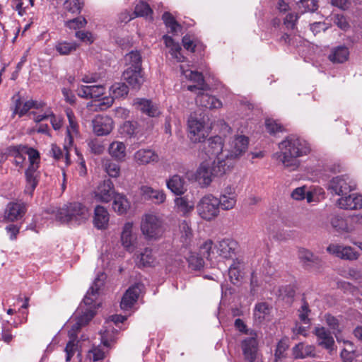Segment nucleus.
<instances>
[{
  "label": "nucleus",
  "instance_id": "obj_15",
  "mask_svg": "<svg viewBox=\"0 0 362 362\" xmlns=\"http://www.w3.org/2000/svg\"><path fill=\"white\" fill-rule=\"evenodd\" d=\"M66 114L69 120V125L66 127V133L64 139V147H72L74 140L78 135V124L76 120V117L71 109L66 110Z\"/></svg>",
  "mask_w": 362,
  "mask_h": 362
},
{
  "label": "nucleus",
  "instance_id": "obj_43",
  "mask_svg": "<svg viewBox=\"0 0 362 362\" xmlns=\"http://www.w3.org/2000/svg\"><path fill=\"white\" fill-rule=\"evenodd\" d=\"M175 205L177 211L186 215L194 208V204L189 202L186 197H180L175 199Z\"/></svg>",
  "mask_w": 362,
  "mask_h": 362
},
{
  "label": "nucleus",
  "instance_id": "obj_34",
  "mask_svg": "<svg viewBox=\"0 0 362 362\" xmlns=\"http://www.w3.org/2000/svg\"><path fill=\"white\" fill-rule=\"evenodd\" d=\"M6 152L8 156L14 158L13 163L16 166L23 168L25 160V146H10Z\"/></svg>",
  "mask_w": 362,
  "mask_h": 362
},
{
  "label": "nucleus",
  "instance_id": "obj_22",
  "mask_svg": "<svg viewBox=\"0 0 362 362\" xmlns=\"http://www.w3.org/2000/svg\"><path fill=\"white\" fill-rule=\"evenodd\" d=\"M180 69L182 70V74L189 80L194 81L197 82V85H190L188 86V90L192 92H196L198 90V98L201 96L202 94V90L204 89V76L202 73L192 71V70H186L184 71L182 69V66H180Z\"/></svg>",
  "mask_w": 362,
  "mask_h": 362
},
{
  "label": "nucleus",
  "instance_id": "obj_16",
  "mask_svg": "<svg viewBox=\"0 0 362 362\" xmlns=\"http://www.w3.org/2000/svg\"><path fill=\"white\" fill-rule=\"evenodd\" d=\"M26 211V206L22 202H10L4 211V219L8 221H15L21 219Z\"/></svg>",
  "mask_w": 362,
  "mask_h": 362
},
{
  "label": "nucleus",
  "instance_id": "obj_35",
  "mask_svg": "<svg viewBox=\"0 0 362 362\" xmlns=\"http://www.w3.org/2000/svg\"><path fill=\"white\" fill-rule=\"evenodd\" d=\"M299 258L303 265L308 269H315L320 264V259L311 250H300Z\"/></svg>",
  "mask_w": 362,
  "mask_h": 362
},
{
  "label": "nucleus",
  "instance_id": "obj_54",
  "mask_svg": "<svg viewBox=\"0 0 362 362\" xmlns=\"http://www.w3.org/2000/svg\"><path fill=\"white\" fill-rule=\"evenodd\" d=\"M187 177L189 181L202 182L204 180V163H201L196 171H189Z\"/></svg>",
  "mask_w": 362,
  "mask_h": 362
},
{
  "label": "nucleus",
  "instance_id": "obj_59",
  "mask_svg": "<svg viewBox=\"0 0 362 362\" xmlns=\"http://www.w3.org/2000/svg\"><path fill=\"white\" fill-rule=\"evenodd\" d=\"M76 339V336H73L71 334L70 336V340L67 343L65 347V352L66 354V361H69L71 360V357L74 355L75 351L77 349V343H75Z\"/></svg>",
  "mask_w": 362,
  "mask_h": 362
},
{
  "label": "nucleus",
  "instance_id": "obj_12",
  "mask_svg": "<svg viewBox=\"0 0 362 362\" xmlns=\"http://www.w3.org/2000/svg\"><path fill=\"white\" fill-rule=\"evenodd\" d=\"M115 194L112 182L110 180H105L94 189L93 197L96 202L108 203L112 201Z\"/></svg>",
  "mask_w": 362,
  "mask_h": 362
},
{
  "label": "nucleus",
  "instance_id": "obj_28",
  "mask_svg": "<svg viewBox=\"0 0 362 362\" xmlns=\"http://www.w3.org/2000/svg\"><path fill=\"white\" fill-rule=\"evenodd\" d=\"M164 43L168 49V53L171 57L177 62L185 61V57L182 54L181 47L178 42H176L171 37L165 35L163 36Z\"/></svg>",
  "mask_w": 362,
  "mask_h": 362
},
{
  "label": "nucleus",
  "instance_id": "obj_44",
  "mask_svg": "<svg viewBox=\"0 0 362 362\" xmlns=\"http://www.w3.org/2000/svg\"><path fill=\"white\" fill-rule=\"evenodd\" d=\"M155 262L156 258L152 255V250H144L136 259V264L139 267L153 266Z\"/></svg>",
  "mask_w": 362,
  "mask_h": 362
},
{
  "label": "nucleus",
  "instance_id": "obj_62",
  "mask_svg": "<svg viewBox=\"0 0 362 362\" xmlns=\"http://www.w3.org/2000/svg\"><path fill=\"white\" fill-rule=\"evenodd\" d=\"M75 36L81 42L86 44H91L94 42L95 37L93 34L88 31L79 30L76 32Z\"/></svg>",
  "mask_w": 362,
  "mask_h": 362
},
{
  "label": "nucleus",
  "instance_id": "obj_31",
  "mask_svg": "<svg viewBox=\"0 0 362 362\" xmlns=\"http://www.w3.org/2000/svg\"><path fill=\"white\" fill-rule=\"evenodd\" d=\"M244 262L242 259H235L230 265L228 275L233 284H237L243 277Z\"/></svg>",
  "mask_w": 362,
  "mask_h": 362
},
{
  "label": "nucleus",
  "instance_id": "obj_27",
  "mask_svg": "<svg viewBox=\"0 0 362 362\" xmlns=\"http://www.w3.org/2000/svg\"><path fill=\"white\" fill-rule=\"evenodd\" d=\"M140 193L146 199L153 200L156 204H163L166 199V195L163 190L154 189L147 185L140 187Z\"/></svg>",
  "mask_w": 362,
  "mask_h": 362
},
{
  "label": "nucleus",
  "instance_id": "obj_41",
  "mask_svg": "<svg viewBox=\"0 0 362 362\" xmlns=\"http://www.w3.org/2000/svg\"><path fill=\"white\" fill-rule=\"evenodd\" d=\"M127 68L141 69V56L138 51H132L125 56Z\"/></svg>",
  "mask_w": 362,
  "mask_h": 362
},
{
  "label": "nucleus",
  "instance_id": "obj_55",
  "mask_svg": "<svg viewBox=\"0 0 362 362\" xmlns=\"http://www.w3.org/2000/svg\"><path fill=\"white\" fill-rule=\"evenodd\" d=\"M88 146L91 153L94 154L100 155L103 153L105 150L103 142L98 139L89 140Z\"/></svg>",
  "mask_w": 362,
  "mask_h": 362
},
{
  "label": "nucleus",
  "instance_id": "obj_7",
  "mask_svg": "<svg viewBox=\"0 0 362 362\" xmlns=\"http://www.w3.org/2000/svg\"><path fill=\"white\" fill-rule=\"evenodd\" d=\"M356 187V182L347 175L336 176L329 183V189L341 197L349 194Z\"/></svg>",
  "mask_w": 362,
  "mask_h": 362
},
{
  "label": "nucleus",
  "instance_id": "obj_2",
  "mask_svg": "<svg viewBox=\"0 0 362 362\" xmlns=\"http://www.w3.org/2000/svg\"><path fill=\"white\" fill-rule=\"evenodd\" d=\"M278 158L285 168L296 170L300 165L299 157L307 156L310 147L306 141L294 135L287 136L279 144Z\"/></svg>",
  "mask_w": 362,
  "mask_h": 362
},
{
  "label": "nucleus",
  "instance_id": "obj_24",
  "mask_svg": "<svg viewBox=\"0 0 362 362\" xmlns=\"http://www.w3.org/2000/svg\"><path fill=\"white\" fill-rule=\"evenodd\" d=\"M219 199L212 194L205 195V221H211L219 214Z\"/></svg>",
  "mask_w": 362,
  "mask_h": 362
},
{
  "label": "nucleus",
  "instance_id": "obj_50",
  "mask_svg": "<svg viewBox=\"0 0 362 362\" xmlns=\"http://www.w3.org/2000/svg\"><path fill=\"white\" fill-rule=\"evenodd\" d=\"M334 256L344 259L353 260L358 258L359 254L356 250H328Z\"/></svg>",
  "mask_w": 362,
  "mask_h": 362
},
{
  "label": "nucleus",
  "instance_id": "obj_10",
  "mask_svg": "<svg viewBox=\"0 0 362 362\" xmlns=\"http://www.w3.org/2000/svg\"><path fill=\"white\" fill-rule=\"evenodd\" d=\"M310 313L308 303L303 300L301 305L298 310V321L296 322L293 329L295 334L307 336V332L310 325V318L309 317Z\"/></svg>",
  "mask_w": 362,
  "mask_h": 362
},
{
  "label": "nucleus",
  "instance_id": "obj_51",
  "mask_svg": "<svg viewBox=\"0 0 362 362\" xmlns=\"http://www.w3.org/2000/svg\"><path fill=\"white\" fill-rule=\"evenodd\" d=\"M268 314L269 307L265 303H259L255 306L254 317L258 322H262Z\"/></svg>",
  "mask_w": 362,
  "mask_h": 362
},
{
  "label": "nucleus",
  "instance_id": "obj_58",
  "mask_svg": "<svg viewBox=\"0 0 362 362\" xmlns=\"http://www.w3.org/2000/svg\"><path fill=\"white\" fill-rule=\"evenodd\" d=\"M222 102L215 96L205 94V108L210 110L220 109L222 107Z\"/></svg>",
  "mask_w": 362,
  "mask_h": 362
},
{
  "label": "nucleus",
  "instance_id": "obj_6",
  "mask_svg": "<svg viewBox=\"0 0 362 362\" xmlns=\"http://www.w3.org/2000/svg\"><path fill=\"white\" fill-rule=\"evenodd\" d=\"M140 230L147 240H156L163 233V220L156 213L150 211L142 216Z\"/></svg>",
  "mask_w": 362,
  "mask_h": 362
},
{
  "label": "nucleus",
  "instance_id": "obj_30",
  "mask_svg": "<svg viewBox=\"0 0 362 362\" xmlns=\"http://www.w3.org/2000/svg\"><path fill=\"white\" fill-rule=\"evenodd\" d=\"M112 200V209L119 215L125 214L130 209V202L123 194L116 192Z\"/></svg>",
  "mask_w": 362,
  "mask_h": 362
},
{
  "label": "nucleus",
  "instance_id": "obj_4",
  "mask_svg": "<svg viewBox=\"0 0 362 362\" xmlns=\"http://www.w3.org/2000/svg\"><path fill=\"white\" fill-rule=\"evenodd\" d=\"M88 209L79 202L69 203L59 209L56 218L62 223L74 225L84 223L89 218Z\"/></svg>",
  "mask_w": 362,
  "mask_h": 362
},
{
  "label": "nucleus",
  "instance_id": "obj_63",
  "mask_svg": "<svg viewBox=\"0 0 362 362\" xmlns=\"http://www.w3.org/2000/svg\"><path fill=\"white\" fill-rule=\"evenodd\" d=\"M218 246L220 249H236L238 243L231 238H226L218 241Z\"/></svg>",
  "mask_w": 362,
  "mask_h": 362
},
{
  "label": "nucleus",
  "instance_id": "obj_46",
  "mask_svg": "<svg viewBox=\"0 0 362 362\" xmlns=\"http://www.w3.org/2000/svg\"><path fill=\"white\" fill-rule=\"evenodd\" d=\"M103 167L109 176L117 177L120 174L119 165L109 158L103 160Z\"/></svg>",
  "mask_w": 362,
  "mask_h": 362
},
{
  "label": "nucleus",
  "instance_id": "obj_1",
  "mask_svg": "<svg viewBox=\"0 0 362 362\" xmlns=\"http://www.w3.org/2000/svg\"><path fill=\"white\" fill-rule=\"evenodd\" d=\"M224 145L223 139L220 136L210 137L208 139V146L205 148V154L209 160H213L211 166H205V187L212 182H218L227 170L225 158L228 155L222 154Z\"/></svg>",
  "mask_w": 362,
  "mask_h": 362
},
{
  "label": "nucleus",
  "instance_id": "obj_9",
  "mask_svg": "<svg viewBox=\"0 0 362 362\" xmlns=\"http://www.w3.org/2000/svg\"><path fill=\"white\" fill-rule=\"evenodd\" d=\"M188 136L194 142H201L204 138V117L201 114L192 113L188 119Z\"/></svg>",
  "mask_w": 362,
  "mask_h": 362
},
{
  "label": "nucleus",
  "instance_id": "obj_3",
  "mask_svg": "<svg viewBox=\"0 0 362 362\" xmlns=\"http://www.w3.org/2000/svg\"><path fill=\"white\" fill-rule=\"evenodd\" d=\"M105 279L106 274L104 272H99L83 298L85 305L90 306V308L87 309L83 315L77 317L83 326L87 325L95 315V311L92 308H96L95 300L98 297L100 290L105 284Z\"/></svg>",
  "mask_w": 362,
  "mask_h": 362
},
{
  "label": "nucleus",
  "instance_id": "obj_8",
  "mask_svg": "<svg viewBox=\"0 0 362 362\" xmlns=\"http://www.w3.org/2000/svg\"><path fill=\"white\" fill-rule=\"evenodd\" d=\"M120 243L125 249H136L140 247L139 235L136 231L134 223L127 221L122 227Z\"/></svg>",
  "mask_w": 362,
  "mask_h": 362
},
{
  "label": "nucleus",
  "instance_id": "obj_5",
  "mask_svg": "<svg viewBox=\"0 0 362 362\" xmlns=\"http://www.w3.org/2000/svg\"><path fill=\"white\" fill-rule=\"evenodd\" d=\"M25 156H28L30 164L25 172L26 185L24 192L32 195L38 185L40 178V172L38 171L40 153L37 150L25 146Z\"/></svg>",
  "mask_w": 362,
  "mask_h": 362
},
{
  "label": "nucleus",
  "instance_id": "obj_52",
  "mask_svg": "<svg viewBox=\"0 0 362 362\" xmlns=\"http://www.w3.org/2000/svg\"><path fill=\"white\" fill-rule=\"evenodd\" d=\"M331 224L338 231H348L347 220L340 216H334L331 219Z\"/></svg>",
  "mask_w": 362,
  "mask_h": 362
},
{
  "label": "nucleus",
  "instance_id": "obj_17",
  "mask_svg": "<svg viewBox=\"0 0 362 362\" xmlns=\"http://www.w3.org/2000/svg\"><path fill=\"white\" fill-rule=\"evenodd\" d=\"M134 160L139 165L158 162V155L151 148H141L134 154Z\"/></svg>",
  "mask_w": 362,
  "mask_h": 362
},
{
  "label": "nucleus",
  "instance_id": "obj_57",
  "mask_svg": "<svg viewBox=\"0 0 362 362\" xmlns=\"http://www.w3.org/2000/svg\"><path fill=\"white\" fill-rule=\"evenodd\" d=\"M265 127L267 131L271 134L282 132L284 129V127L281 124L277 123L276 120L272 119H266Z\"/></svg>",
  "mask_w": 362,
  "mask_h": 362
},
{
  "label": "nucleus",
  "instance_id": "obj_25",
  "mask_svg": "<svg viewBox=\"0 0 362 362\" xmlns=\"http://www.w3.org/2000/svg\"><path fill=\"white\" fill-rule=\"evenodd\" d=\"M314 334L317 338V342L320 346L326 349L332 350L334 346V340L328 330L323 327H315Z\"/></svg>",
  "mask_w": 362,
  "mask_h": 362
},
{
  "label": "nucleus",
  "instance_id": "obj_21",
  "mask_svg": "<svg viewBox=\"0 0 362 362\" xmlns=\"http://www.w3.org/2000/svg\"><path fill=\"white\" fill-rule=\"evenodd\" d=\"M110 214L106 208L98 205L94 209L93 223L98 230H105L109 225Z\"/></svg>",
  "mask_w": 362,
  "mask_h": 362
},
{
  "label": "nucleus",
  "instance_id": "obj_19",
  "mask_svg": "<svg viewBox=\"0 0 362 362\" xmlns=\"http://www.w3.org/2000/svg\"><path fill=\"white\" fill-rule=\"evenodd\" d=\"M123 78L134 89H139L144 82L142 69L127 68L123 72Z\"/></svg>",
  "mask_w": 362,
  "mask_h": 362
},
{
  "label": "nucleus",
  "instance_id": "obj_49",
  "mask_svg": "<svg viewBox=\"0 0 362 362\" xmlns=\"http://www.w3.org/2000/svg\"><path fill=\"white\" fill-rule=\"evenodd\" d=\"M83 5V0H66L64 4V9L71 13H78Z\"/></svg>",
  "mask_w": 362,
  "mask_h": 362
},
{
  "label": "nucleus",
  "instance_id": "obj_40",
  "mask_svg": "<svg viewBox=\"0 0 362 362\" xmlns=\"http://www.w3.org/2000/svg\"><path fill=\"white\" fill-rule=\"evenodd\" d=\"M162 19L168 30V33L176 35L182 30L181 25L175 21V18L168 12H165Z\"/></svg>",
  "mask_w": 362,
  "mask_h": 362
},
{
  "label": "nucleus",
  "instance_id": "obj_32",
  "mask_svg": "<svg viewBox=\"0 0 362 362\" xmlns=\"http://www.w3.org/2000/svg\"><path fill=\"white\" fill-rule=\"evenodd\" d=\"M166 185L176 195H182L187 191L184 179L178 175H174L170 177L166 182Z\"/></svg>",
  "mask_w": 362,
  "mask_h": 362
},
{
  "label": "nucleus",
  "instance_id": "obj_36",
  "mask_svg": "<svg viewBox=\"0 0 362 362\" xmlns=\"http://www.w3.org/2000/svg\"><path fill=\"white\" fill-rule=\"evenodd\" d=\"M249 139L244 135L236 136L233 141L231 156L237 157L247 149Z\"/></svg>",
  "mask_w": 362,
  "mask_h": 362
},
{
  "label": "nucleus",
  "instance_id": "obj_56",
  "mask_svg": "<svg viewBox=\"0 0 362 362\" xmlns=\"http://www.w3.org/2000/svg\"><path fill=\"white\" fill-rule=\"evenodd\" d=\"M152 13V9L149 5L144 2L138 4L134 9V16H145L147 17Z\"/></svg>",
  "mask_w": 362,
  "mask_h": 362
},
{
  "label": "nucleus",
  "instance_id": "obj_53",
  "mask_svg": "<svg viewBox=\"0 0 362 362\" xmlns=\"http://www.w3.org/2000/svg\"><path fill=\"white\" fill-rule=\"evenodd\" d=\"M236 197L235 196H228L223 194L219 199L220 206L223 210H230L235 207L236 204Z\"/></svg>",
  "mask_w": 362,
  "mask_h": 362
},
{
  "label": "nucleus",
  "instance_id": "obj_47",
  "mask_svg": "<svg viewBox=\"0 0 362 362\" xmlns=\"http://www.w3.org/2000/svg\"><path fill=\"white\" fill-rule=\"evenodd\" d=\"M189 267L194 270H199L204 267V260L202 255L197 252L196 250L191 251L190 255L187 258Z\"/></svg>",
  "mask_w": 362,
  "mask_h": 362
},
{
  "label": "nucleus",
  "instance_id": "obj_29",
  "mask_svg": "<svg viewBox=\"0 0 362 362\" xmlns=\"http://www.w3.org/2000/svg\"><path fill=\"white\" fill-rule=\"evenodd\" d=\"M242 349L245 358L250 362L254 361L257 351L256 338L251 337L244 339L242 342Z\"/></svg>",
  "mask_w": 362,
  "mask_h": 362
},
{
  "label": "nucleus",
  "instance_id": "obj_61",
  "mask_svg": "<svg viewBox=\"0 0 362 362\" xmlns=\"http://www.w3.org/2000/svg\"><path fill=\"white\" fill-rule=\"evenodd\" d=\"M87 23L85 18L80 16L66 22V25L70 29H79L83 28Z\"/></svg>",
  "mask_w": 362,
  "mask_h": 362
},
{
  "label": "nucleus",
  "instance_id": "obj_33",
  "mask_svg": "<svg viewBox=\"0 0 362 362\" xmlns=\"http://www.w3.org/2000/svg\"><path fill=\"white\" fill-rule=\"evenodd\" d=\"M293 354L296 358H305L307 357H315V347L313 345L299 343L293 349Z\"/></svg>",
  "mask_w": 362,
  "mask_h": 362
},
{
  "label": "nucleus",
  "instance_id": "obj_14",
  "mask_svg": "<svg viewBox=\"0 0 362 362\" xmlns=\"http://www.w3.org/2000/svg\"><path fill=\"white\" fill-rule=\"evenodd\" d=\"M142 287L143 284H135L126 291L120 302V307L122 310H129L133 307L139 298Z\"/></svg>",
  "mask_w": 362,
  "mask_h": 362
},
{
  "label": "nucleus",
  "instance_id": "obj_18",
  "mask_svg": "<svg viewBox=\"0 0 362 362\" xmlns=\"http://www.w3.org/2000/svg\"><path fill=\"white\" fill-rule=\"evenodd\" d=\"M105 88L102 85L81 86L77 89L79 97L86 99H98L103 95Z\"/></svg>",
  "mask_w": 362,
  "mask_h": 362
},
{
  "label": "nucleus",
  "instance_id": "obj_20",
  "mask_svg": "<svg viewBox=\"0 0 362 362\" xmlns=\"http://www.w3.org/2000/svg\"><path fill=\"white\" fill-rule=\"evenodd\" d=\"M339 208L346 210H354L362 208V195L358 194H347L337 201Z\"/></svg>",
  "mask_w": 362,
  "mask_h": 362
},
{
  "label": "nucleus",
  "instance_id": "obj_60",
  "mask_svg": "<svg viewBox=\"0 0 362 362\" xmlns=\"http://www.w3.org/2000/svg\"><path fill=\"white\" fill-rule=\"evenodd\" d=\"M105 356L104 352L99 347H93L89 350L87 355L86 359L91 361H98L103 359Z\"/></svg>",
  "mask_w": 362,
  "mask_h": 362
},
{
  "label": "nucleus",
  "instance_id": "obj_42",
  "mask_svg": "<svg viewBox=\"0 0 362 362\" xmlns=\"http://www.w3.org/2000/svg\"><path fill=\"white\" fill-rule=\"evenodd\" d=\"M221 86L218 78L205 66V91L214 90Z\"/></svg>",
  "mask_w": 362,
  "mask_h": 362
},
{
  "label": "nucleus",
  "instance_id": "obj_45",
  "mask_svg": "<svg viewBox=\"0 0 362 362\" xmlns=\"http://www.w3.org/2000/svg\"><path fill=\"white\" fill-rule=\"evenodd\" d=\"M78 45L74 42L61 41L55 45V49L61 55H68L75 51Z\"/></svg>",
  "mask_w": 362,
  "mask_h": 362
},
{
  "label": "nucleus",
  "instance_id": "obj_23",
  "mask_svg": "<svg viewBox=\"0 0 362 362\" xmlns=\"http://www.w3.org/2000/svg\"><path fill=\"white\" fill-rule=\"evenodd\" d=\"M133 105L149 117H158L160 114L158 105L149 100L136 98L134 100Z\"/></svg>",
  "mask_w": 362,
  "mask_h": 362
},
{
  "label": "nucleus",
  "instance_id": "obj_48",
  "mask_svg": "<svg viewBox=\"0 0 362 362\" xmlns=\"http://www.w3.org/2000/svg\"><path fill=\"white\" fill-rule=\"evenodd\" d=\"M347 347L344 348L341 352V358L343 362H354L358 356L356 351L353 349V344L351 341H346Z\"/></svg>",
  "mask_w": 362,
  "mask_h": 362
},
{
  "label": "nucleus",
  "instance_id": "obj_64",
  "mask_svg": "<svg viewBox=\"0 0 362 362\" xmlns=\"http://www.w3.org/2000/svg\"><path fill=\"white\" fill-rule=\"evenodd\" d=\"M334 23L341 30L346 31L349 28V24L346 17L342 14H337L334 17Z\"/></svg>",
  "mask_w": 362,
  "mask_h": 362
},
{
  "label": "nucleus",
  "instance_id": "obj_37",
  "mask_svg": "<svg viewBox=\"0 0 362 362\" xmlns=\"http://www.w3.org/2000/svg\"><path fill=\"white\" fill-rule=\"evenodd\" d=\"M44 105V103L37 102L32 100L26 101L22 104L20 100H18L16 103V107L13 113L18 114L19 117H22L31 108L34 107L36 109H40L42 108Z\"/></svg>",
  "mask_w": 362,
  "mask_h": 362
},
{
  "label": "nucleus",
  "instance_id": "obj_39",
  "mask_svg": "<svg viewBox=\"0 0 362 362\" xmlns=\"http://www.w3.org/2000/svg\"><path fill=\"white\" fill-rule=\"evenodd\" d=\"M71 147L65 148L64 146V151L57 146L56 144H52L51 148L49 150V153L52 156L57 160H62L64 163L66 165H69L70 158H69V149Z\"/></svg>",
  "mask_w": 362,
  "mask_h": 362
},
{
  "label": "nucleus",
  "instance_id": "obj_26",
  "mask_svg": "<svg viewBox=\"0 0 362 362\" xmlns=\"http://www.w3.org/2000/svg\"><path fill=\"white\" fill-rule=\"evenodd\" d=\"M108 153L116 161L123 162L127 157V146L122 141H112L108 147Z\"/></svg>",
  "mask_w": 362,
  "mask_h": 362
},
{
  "label": "nucleus",
  "instance_id": "obj_13",
  "mask_svg": "<svg viewBox=\"0 0 362 362\" xmlns=\"http://www.w3.org/2000/svg\"><path fill=\"white\" fill-rule=\"evenodd\" d=\"M93 132L97 136L109 134L114 127V122L108 116L97 115L92 121Z\"/></svg>",
  "mask_w": 362,
  "mask_h": 362
},
{
  "label": "nucleus",
  "instance_id": "obj_11",
  "mask_svg": "<svg viewBox=\"0 0 362 362\" xmlns=\"http://www.w3.org/2000/svg\"><path fill=\"white\" fill-rule=\"evenodd\" d=\"M109 92L110 96L103 98L98 105L100 110L110 107L115 99L126 97L129 93V88L123 82H116L110 87Z\"/></svg>",
  "mask_w": 362,
  "mask_h": 362
},
{
  "label": "nucleus",
  "instance_id": "obj_38",
  "mask_svg": "<svg viewBox=\"0 0 362 362\" xmlns=\"http://www.w3.org/2000/svg\"><path fill=\"white\" fill-rule=\"evenodd\" d=\"M349 57V48L343 45L334 48L329 59L334 63H344L348 60Z\"/></svg>",
  "mask_w": 362,
  "mask_h": 362
}]
</instances>
